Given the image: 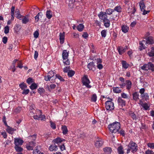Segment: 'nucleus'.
Returning a JSON list of instances; mask_svg holds the SVG:
<instances>
[{
    "label": "nucleus",
    "mask_w": 154,
    "mask_h": 154,
    "mask_svg": "<svg viewBox=\"0 0 154 154\" xmlns=\"http://www.w3.org/2000/svg\"><path fill=\"white\" fill-rule=\"evenodd\" d=\"M120 127V123L116 122L109 125L108 126V128L110 132L112 133H115L119 131Z\"/></svg>",
    "instance_id": "nucleus-1"
},
{
    "label": "nucleus",
    "mask_w": 154,
    "mask_h": 154,
    "mask_svg": "<svg viewBox=\"0 0 154 154\" xmlns=\"http://www.w3.org/2000/svg\"><path fill=\"white\" fill-rule=\"evenodd\" d=\"M141 69L148 71V70L151 71L152 72H154V64L152 62H149L147 64H145L143 66L140 67Z\"/></svg>",
    "instance_id": "nucleus-2"
},
{
    "label": "nucleus",
    "mask_w": 154,
    "mask_h": 154,
    "mask_svg": "<svg viewBox=\"0 0 154 154\" xmlns=\"http://www.w3.org/2000/svg\"><path fill=\"white\" fill-rule=\"evenodd\" d=\"M109 100L106 101L105 103V107L107 110L111 111L114 109V104L112 102V99L111 98H108Z\"/></svg>",
    "instance_id": "nucleus-3"
},
{
    "label": "nucleus",
    "mask_w": 154,
    "mask_h": 154,
    "mask_svg": "<svg viewBox=\"0 0 154 154\" xmlns=\"http://www.w3.org/2000/svg\"><path fill=\"white\" fill-rule=\"evenodd\" d=\"M62 55L63 59V63L65 65H69L70 64V62L69 60L68 59L69 56V52H67L66 50H63V51Z\"/></svg>",
    "instance_id": "nucleus-4"
},
{
    "label": "nucleus",
    "mask_w": 154,
    "mask_h": 154,
    "mask_svg": "<svg viewBox=\"0 0 154 154\" xmlns=\"http://www.w3.org/2000/svg\"><path fill=\"white\" fill-rule=\"evenodd\" d=\"M128 146L133 153L136 152L138 149L137 145L132 141L130 142Z\"/></svg>",
    "instance_id": "nucleus-5"
},
{
    "label": "nucleus",
    "mask_w": 154,
    "mask_h": 154,
    "mask_svg": "<svg viewBox=\"0 0 154 154\" xmlns=\"http://www.w3.org/2000/svg\"><path fill=\"white\" fill-rule=\"evenodd\" d=\"M82 82L84 85L88 88H90L91 87V85H89L90 82L88 78L87 75H85L82 78Z\"/></svg>",
    "instance_id": "nucleus-6"
},
{
    "label": "nucleus",
    "mask_w": 154,
    "mask_h": 154,
    "mask_svg": "<svg viewBox=\"0 0 154 154\" xmlns=\"http://www.w3.org/2000/svg\"><path fill=\"white\" fill-rule=\"evenodd\" d=\"M98 16L100 19L103 20V22H105V21L108 20L107 19V16L104 12H100L98 14Z\"/></svg>",
    "instance_id": "nucleus-7"
},
{
    "label": "nucleus",
    "mask_w": 154,
    "mask_h": 154,
    "mask_svg": "<svg viewBox=\"0 0 154 154\" xmlns=\"http://www.w3.org/2000/svg\"><path fill=\"white\" fill-rule=\"evenodd\" d=\"M117 102L118 103L119 106L122 109V108L125 106L126 105V101L125 100L122 99L121 97H119L117 100Z\"/></svg>",
    "instance_id": "nucleus-8"
},
{
    "label": "nucleus",
    "mask_w": 154,
    "mask_h": 154,
    "mask_svg": "<svg viewBox=\"0 0 154 154\" xmlns=\"http://www.w3.org/2000/svg\"><path fill=\"white\" fill-rule=\"evenodd\" d=\"M35 146V143L33 141H31L29 144H27L26 147L28 150H32Z\"/></svg>",
    "instance_id": "nucleus-9"
},
{
    "label": "nucleus",
    "mask_w": 154,
    "mask_h": 154,
    "mask_svg": "<svg viewBox=\"0 0 154 154\" xmlns=\"http://www.w3.org/2000/svg\"><path fill=\"white\" fill-rule=\"evenodd\" d=\"M103 141L102 139L100 138H98L95 142V146L97 148H98L103 145Z\"/></svg>",
    "instance_id": "nucleus-10"
},
{
    "label": "nucleus",
    "mask_w": 154,
    "mask_h": 154,
    "mask_svg": "<svg viewBox=\"0 0 154 154\" xmlns=\"http://www.w3.org/2000/svg\"><path fill=\"white\" fill-rule=\"evenodd\" d=\"M56 73H54L52 71H51L48 73L47 76L45 77V79L46 81H50V79Z\"/></svg>",
    "instance_id": "nucleus-11"
},
{
    "label": "nucleus",
    "mask_w": 154,
    "mask_h": 154,
    "mask_svg": "<svg viewBox=\"0 0 154 154\" xmlns=\"http://www.w3.org/2000/svg\"><path fill=\"white\" fill-rule=\"evenodd\" d=\"M146 44H149L150 45L154 43V39L153 38L152 36H149L146 38Z\"/></svg>",
    "instance_id": "nucleus-12"
},
{
    "label": "nucleus",
    "mask_w": 154,
    "mask_h": 154,
    "mask_svg": "<svg viewBox=\"0 0 154 154\" xmlns=\"http://www.w3.org/2000/svg\"><path fill=\"white\" fill-rule=\"evenodd\" d=\"M23 142V140L20 138H15L14 143L15 145H21Z\"/></svg>",
    "instance_id": "nucleus-13"
},
{
    "label": "nucleus",
    "mask_w": 154,
    "mask_h": 154,
    "mask_svg": "<svg viewBox=\"0 0 154 154\" xmlns=\"http://www.w3.org/2000/svg\"><path fill=\"white\" fill-rule=\"evenodd\" d=\"M146 41L144 40H142L141 42H140L139 44L140 45L139 46V49L140 51L145 49L146 48L144 45V44H146Z\"/></svg>",
    "instance_id": "nucleus-14"
},
{
    "label": "nucleus",
    "mask_w": 154,
    "mask_h": 154,
    "mask_svg": "<svg viewBox=\"0 0 154 154\" xmlns=\"http://www.w3.org/2000/svg\"><path fill=\"white\" fill-rule=\"evenodd\" d=\"M126 89L128 91H130L131 88L132 83L130 80H126L125 81Z\"/></svg>",
    "instance_id": "nucleus-15"
},
{
    "label": "nucleus",
    "mask_w": 154,
    "mask_h": 154,
    "mask_svg": "<svg viewBox=\"0 0 154 154\" xmlns=\"http://www.w3.org/2000/svg\"><path fill=\"white\" fill-rule=\"evenodd\" d=\"M65 140V139H63L62 140L60 137H57V138L53 140L52 141V142L54 144L55 143L58 144Z\"/></svg>",
    "instance_id": "nucleus-16"
},
{
    "label": "nucleus",
    "mask_w": 154,
    "mask_h": 154,
    "mask_svg": "<svg viewBox=\"0 0 154 154\" xmlns=\"http://www.w3.org/2000/svg\"><path fill=\"white\" fill-rule=\"evenodd\" d=\"M60 43L61 44H63L64 42V37H65V33L63 32V33H60Z\"/></svg>",
    "instance_id": "nucleus-17"
},
{
    "label": "nucleus",
    "mask_w": 154,
    "mask_h": 154,
    "mask_svg": "<svg viewBox=\"0 0 154 154\" xmlns=\"http://www.w3.org/2000/svg\"><path fill=\"white\" fill-rule=\"evenodd\" d=\"M117 49L119 54L120 55L122 54L126 51L125 48H124L121 46L118 47L117 48Z\"/></svg>",
    "instance_id": "nucleus-18"
},
{
    "label": "nucleus",
    "mask_w": 154,
    "mask_h": 154,
    "mask_svg": "<svg viewBox=\"0 0 154 154\" xmlns=\"http://www.w3.org/2000/svg\"><path fill=\"white\" fill-rule=\"evenodd\" d=\"M128 114L133 120H136L137 119V115L132 111H129Z\"/></svg>",
    "instance_id": "nucleus-19"
},
{
    "label": "nucleus",
    "mask_w": 154,
    "mask_h": 154,
    "mask_svg": "<svg viewBox=\"0 0 154 154\" xmlns=\"http://www.w3.org/2000/svg\"><path fill=\"white\" fill-rule=\"evenodd\" d=\"M103 150L106 154H110L112 151L111 148L109 147H106L103 148Z\"/></svg>",
    "instance_id": "nucleus-20"
},
{
    "label": "nucleus",
    "mask_w": 154,
    "mask_h": 154,
    "mask_svg": "<svg viewBox=\"0 0 154 154\" xmlns=\"http://www.w3.org/2000/svg\"><path fill=\"white\" fill-rule=\"evenodd\" d=\"M30 22V21L29 18L27 16H23L22 20V23H23L26 24L28 22Z\"/></svg>",
    "instance_id": "nucleus-21"
},
{
    "label": "nucleus",
    "mask_w": 154,
    "mask_h": 154,
    "mask_svg": "<svg viewBox=\"0 0 154 154\" xmlns=\"http://www.w3.org/2000/svg\"><path fill=\"white\" fill-rule=\"evenodd\" d=\"M122 67L125 69H127L129 66V64L127 63V62L124 60L122 61Z\"/></svg>",
    "instance_id": "nucleus-22"
},
{
    "label": "nucleus",
    "mask_w": 154,
    "mask_h": 154,
    "mask_svg": "<svg viewBox=\"0 0 154 154\" xmlns=\"http://www.w3.org/2000/svg\"><path fill=\"white\" fill-rule=\"evenodd\" d=\"M132 95L133 99L134 100L136 101L139 99V94L138 92H134L133 94Z\"/></svg>",
    "instance_id": "nucleus-23"
},
{
    "label": "nucleus",
    "mask_w": 154,
    "mask_h": 154,
    "mask_svg": "<svg viewBox=\"0 0 154 154\" xmlns=\"http://www.w3.org/2000/svg\"><path fill=\"white\" fill-rule=\"evenodd\" d=\"M140 8L141 11L145 9L146 6L143 1H141L139 3Z\"/></svg>",
    "instance_id": "nucleus-24"
},
{
    "label": "nucleus",
    "mask_w": 154,
    "mask_h": 154,
    "mask_svg": "<svg viewBox=\"0 0 154 154\" xmlns=\"http://www.w3.org/2000/svg\"><path fill=\"white\" fill-rule=\"evenodd\" d=\"M61 129L63 134H66L67 133L68 130L67 127L66 126H62Z\"/></svg>",
    "instance_id": "nucleus-25"
},
{
    "label": "nucleus",
    "mask_w": 154,
    "mask_h": 154,
    "mask_svg": "<svg viewBox=\"0 0 154 154\" xmlns=\"http://www.w3.org/2000/svg\"><path fill=\"white\" fill-rule=\"evenodd\" d=\"M37 112H39L41 114L38 116V118L39 119L38 120H42L44 119H45V115L42 114V112L41 110L38 109L37 110Z\"/></svg>",
    "instance_id": "nucleus-26"
},
{
    "label": "nucleus",
    "mask_w": 154,
    "mask_h": 154,
    "mask_svg": "<svg viewBox=\"0 0 154 154\" xmlns=\"http://www.w3.org/2000/svg\"><path fill=\"white\" fill-rule=\"evenodd\" d=\"M57 146L55 144L54 145H51L50 146L49 149L51 151H56L57 149Z\"/></svg>",
    "instance_id": "nucleus-27"
},
{
    "label": "nucleus",
    "mask_w": 154,
    "mask_h": 154,
    "mask_svg": "<svg viewBox=\"0 0 154 154\" xmlns=\"http://www.w3.org/2000/svg\"><path fill=\"white\" fill-rule=\"evenodd\" d=\"M95 66L94 65V62H91L89 63L87 67L89 70H91L92 69L93 67H94Z\"/></svg>",
    "instance_id": "nucleus-28"
},
{
    "label": "nucleus",
    "mask_w": 154,
    "mask_h": 154,
    "mask_svg": "<svg viewBox=\"0 0 154 154\" xmlns=\"http://www.w3.org/2000/svg\"><path fill=\"white\" fill-rule=\"evenodd\" d=\"M6 130L9 134H12L14 131L15 129L10 126H8V128H7Z\"/></svg>",
    "instance_id": "nucleus-29"
},
{
    "label": "nucleus",
    "mask_w": 154,
    "mask_h": 154,
    "mask_svg": "<svg viewBox=\"0 0 154 154\" xmlns=\"http://www.w3.org/2000/svg\"><path fill=\"white\" fill-rule=\"evenodd\" d=\"M122 31L125 33L127 32L129 30V28L127 26L123 25L122 27Z\"/></svg>",
    "instance_id": "nucleus-30"
},
{
    "label": "nucleus",
    "mask_w": 154,
    "mask_h": 154,
    "mask_svg": "<svg viewBox=\"0 0 154 154\" xmlns=\"http://www.w3.org/2000/svg\"><path fill=\"white\" fill-rule=\"evenodd\" d=\"M151 49L150 51L148 53V54L150 57H153L154 56V47H151Z\"/></svg>",
    "instance_id": "nucleus-31"
},
{
    "label": "nucleus",
    "mask_w": 154,
    "mask_h": 154,
    "mask_svg": "<svg viewBox=\"0 0 154 154\" xmlns=\"http://www.w3.org/2000/svg\"><path fill=\"white\" fill-rule=\"evenodd\" d=\"M117 150L119 154H123L124 153V152L123 150V147L121 146L118 147Z\"/></svg>",
    "instance_id": "nucleus-32"
},
{
    "label": "nucleus",
    "mask_w": 154,
    "mask_h": 154,
    "mask_svg": "<svg viewBox=\"0 0 154 154\" xmlns=\"http://www.w3.org/2000/svg\"><path fill=\"white\" fill-rule=\"evenodd\" d=\"M141 97L146 101L149 100V96L147 93H145L141 95Z\"/></svg>",
    "instance_id": "nucleus-33"
},
{
    "label": "nucleus",
    "mask_w": 154,
    "mask_h": 154,
    "mask_svg": "<svg viewBox=\"0 0 154 154\" xmlns=\"http://www.w3.org/2000/svg\"><path fill=\"white\" fill-rule=\"evenodd\" d=\"M45 89L42 88H39L38 89V92L39 93L41 96L43 95V94L45 92Z\"/></svg>",
    "instance_id": "nucleus-34"
},
{
    "label": "nucleus",
    "mask_w": 154,
    "mask_h": 154,
    "mask_svg": "<svg viewBox=\"0 0 154 154\" xmlns=\"http://www.w3.org/2000/svg\"><path fill=\"white\" fill-rule=\"evenodd\" d=\"M114 11V10L113 9H111V8H109L107 9L106 10V12H105L106 14H108V15H111L112 13Z\"/></svg>",
    "instance_id": "nucleus-35"
},
{
    "label": "nucleus",
    "mask_w": 154,
    "mask_h": 154,
    "mask_svg": "<svg viewBox=\"0 0 154 154\" xmlns=\"http://www.w3.org/2000/svg\"><path fill=\"white\" fill-rule=\"evenodd\" d=\"M84 28V26L82 24H79L77 26V30L79 31H82Z\"/></svg>",
    "instance_id": "nucleus-36"
},
{
    "label": "nucleus",
    "mask_w": 154,
    "mask_h": 154,
    "mask_svg": "<svg viewBox=\"0 0 154 154\" xmlns=\"http://www.w3.org/2000/svg\"><path fill=\"white\" fill-rule=\"evenodd\" d=\"M47 17L48 19H50L52 17L51 12L50 11L48 10L46 13Z\"/></svg>",
    "instance_id": "nucleus-37"
},
{
    "label": "nucleus",
    "mask_w": 154,
    "mask_h": 154,
    "mask_svg": "<svg viewBox=\"0 0 154 154\" xmlns=\"http://www.w3.org/2000/svg\"><path fill=\"white\" fill-rule=\"evenodd\" d=\"M113 92L116 93H119L121 92V90L119 89V87H117L113 88Z\"/></svg>",
    "instance_id": "nucleus-38"
},
{
    "label": "nucleus",
    "mask_w": 154,
    "mask_h": 154,
    "mask_svg": "<svg viewBox=\"0 0 154 154\" xmlns=\"http://www.w3.org/2000/svg\"><path fill=\"white\" fill-rule=\"evenodd\" d=\"M113 10L114 11H116L119 13H120L122 11V9L120 6H117Z\"/></svg>",
    "instance_id": "nucleus-39"
},
{
    "label": "nucleus",
    "mask_w": 154,
    "mask_h": 154,
    "mask_svg": "<svg viewBox=\"0 0 154 154\" xmlns=\"http://www.w3.org/2000/svg\"><path fill=\"white\" fill-rule=\"evenodd\" d=\"M42 15V13L41 12H40L38 13V14L35 17V18L36 22H37L39 20V16H41Z\"/></svg>",
    "instance_id": "nucleus-40"
},
{
    "label": "nucleus",
    "mask_w": 154,
    "mask_h": 154,
    "mask_svg": "<svg viewBox=\"0 0 154 154\" xmlns=\"http://www.w3.org/2000/svg\"><path fill=\"white\" fill-rule=\"evenodd\" d=\"M19 86L22 90L24 89L27 87L26 84L24 83H23L19 84Z\"/></svg>",
    "instance_id": "nucleus-41"
},
{
    "label": "nucleus",
    "mask_w": 154,
    "mask_h": 154,
    "mask_svg": "<svg viewBox=\"0 0 154 154\" xmlns=\"http://www.w3.org/2000/svg\"><path fill=\"white\" fill-rule=\"evenodd\" d=\"M37 86H38L37 84L36 83H34L31 84V86H30V88L31 90H33L36 89Z\"/></svg>",
    "instance_id": "nucleus-42"
},
{
    "label": "nucleus",
    "mask_w": 154,
    "mask_h": 154,
    "mask_svg": "<svg viewBox=\"0 0 154 154\" xmlns=\"http://www.w3.org/2000/svg\"><path fill=\"white\" fill-rule=\"evenodd\" d=\"M57 75L55 74L50 79V81L51 83H54L55 82V79L57 78Z\"/></svg>",
    "instance_id": "nucleus-43"
},
{
    "label": "nucleus",
    "mask_w": 154,
    "mask_h": 154,
    "mask_svg": "<svg viewBox=\"0 0 154 154\" xmlns=\"http://www.w3.org/2000/svg\"><path fill=\"white\" fill-rule=\"evenodd\" d=\"M75 73V71L72 70H69L68 72V75L69 77H72Z\"/></svg>",
    "instance_id": "nucleus-44"
},
{
    "label": "nucleus",
    "mask_w": 154,
    "mask_h": 154,
    "mask_svg": "<svg viewBox=\"0 0 154 154\" xmlns=\"http://www.w3.org/2000/svg\"><path fill=\"white\" fill-rule=\"evenodd\" d=\"M104 23V25L106 27H108L110 25V21L108 19L107 20L105 21Z\"/></svg>",
    "instance_id": "nucleus-45"
},
{
    "label": "nucleus",
    "mask_w": 154,
    "mask_h": 154,
    "mask_svg": "<svg viewBox=\"0 0 154 154\" xmlns=\"http://www.w3.org/2000/svg\"><path fill=\"white\" fill-rule=\"evenodd\" d=\"M15 148L17 151L19 152H20L23 150V149L18 145H15Z\"/></svg>",
    "instance_id": "nucleus-46"
},
{
    "label": "nucleus",
    "mask_w": 154,
    "mask_h": 154,
    "mask_svg": "<svg viewBox=\"0 0 154 154\" xmlns=\"http://www.w3.org/2000/svg\"><path fill=\"white\" fill-rule=\"evenodd\" d=\"M21 28L20 26L19 25H16V27L14 28V29L16 32H17L20 30Z\"/></svg>",
    "instance_id": "nucleus-47"
},
{
    "label": "nucleus",
    "mask_w": 154,
    "mask_h": 154,
    "mask_svg": "<svg viewBox=\"0 0 154 154\" xmlns=\"http://www.w3.org/2000/svg\"><path fill=\"white\" fill-rule=\"evenodd\" d=\"M101 34L102 37H105L106 35V30L104 29L101 32Z\"/></svg>",
    "instance_id": "nucleus-48"
},
{
    "label": "nucleus",
    "mask_w": 154,
    "mask_h": 154,
    "mask_svg": "<svg viewBox=\"0 0 154 154\" xmlns=\"http://www.w3.org/2000/svg\"><path fill=\"white\" fill-rule=\"evenodd\" d=\"M33 82V79L30 77L29 78L26 80L27 83L29 85Z\"/></svg>",
    "instance_id": "nucleus-49"
},
{
    "label": "nucleus",
    "mask_w": 154,
    "mask_h": 154,
    "mask_svg": "<svg viewBox=\"0 0 154 154\" xmlns=\"http://www.w3.org/2000/svg\"><path fill=\"white\" fill-rule=\"evenodd\" d=\"M9 27L7 26L4 28V32L5 34H7L9 33Z\"/></svg>",
    "instance_id": "nucleus-50"
},
{
    "label": "nucleus",
    "mask_w": 154,
    "mask_h": 154,
    "mask_svg": "<svg viewBox=\"0 0 154 154\" xmlns=\"http://www.w3.org/2000/svg\"><path fill=\"white\" fill-rule=\"evenodd\" d=\"M33 154H44L42 152H41L39 150H38L37 149H36L33 151Z\"/></svg>",
    "instance_id": "nucleus-51"
},
{
    "label": "nucleus",
    "mask_w": 154,
    "mask_h": 154,
    "mask_svg": "<svg viewBox=\"0 0 154 154\" xmlns=\"http://www.w3.org/2000/svg\"><path fill=\"white\" fill-rule=\"evenodd\" d=\"M91 100L94 102H95L97 100V96L95 94H93L91 97Z\"/></svg>",
    "instance_id": "nucleus-52"
},
{
    "label": "nucleus",
    "mask_w": 154,
    "mask_h": 154,
    "mask_svg": "<svg viewBox=\"0 0 154 154\" xmlns=\"http://www.w3.org/2000/svg\"><path fill=\"white\" fill-rule=\"evenodd\" d=\"M36 134H34L32 136H30L29 137V138L31 139V140H33V141H34L35 140L36 138Z\"/></svg>",
    "instance_id": "nucleus-53"
},
{
    "label": "nucleus",
    "mask_w": 154,
    "mask_h": 154,
    "mask_svg": "<svg viewBox=\"0 0 154 154\" xmlns=\"http://www.w3.org/2000/svg\"><path fill=\"white\" fill-rule=\"evenodd\" d=\"M142 106L146 110H147L149 108V106H148V104L146 103H143L142 104Z\"/></svg>",
    "instance_id": "nucleus-54"
},
{
    "label": "nucleus",
    "mask_w": 154,
    "mask_h": 154,
    "mask_svg": "<svg viewBox=\"0 0 154 154\" xmlns=\"http://www.w3.org/2000/svg\"><path fill=\"white\" fill-rule=\"evenodd\" d=\"M50 123L51 124V128L54 129H55L56 128V126L55 124L52 122V121H50Z\"/></svg>",
    "instance_id": "nucleus-55"
},
{
    "label": "nucleus",
    "mask_w": 154,
    "mask_h": 154,
    "mask_svg": "<svg viewBox=\"0 0 154 154\" xmlns=\"http://www.w3.org/2000/svg\"><path fill=\"white\" fill-rule=\"evenodd\" d=\"M29 92V90L28 89H23L22 93V94H23L26 95L28 94Z\"/></svg>",
    "instance_id": "nucleus-56"
},
{
    "label": "nucleus",
    "mask_w": 154,
    "mask_h": 154,
    "mask_svg": "<svg viewBox=\"0 0 154 154\" xmlns=\"http://www.w3.org/2000/svg\"><path fill=\"white\" fill-rule=\"evenodd\" d=\"M15 9V7L12 6L11 9V16L14 15V11Z\"/></svg>",
    "instance_id": "nucleus-57"
},
{
    "label": "nucleus",
    "mask_w": 154,
    "mask_h": 154,
    "mask_svg": "<svg viewBox=\"0 0 154 154\" xmlns=\"http://www.w3.org/2000/svg\"><path fill=\"white\" fill-rule=\"evenodd\" d=\"M21 110V108L18 107L14 109V112L17 113L20 112Z\"/></svg>",
    "instance_id": "nucleus-58"
},
{
    "label": "nucleus",
    "mask_w": 154,
    "mask_h": 154,
    "mask_svg": "<svg viewBox=\"0 0 154 154\" xmlns=\"http://www.w3.org/2000/svg\"><path fill=\"white\" fill-rule=\"evenodd\" d=\"M38 35L39 33L38 31H35L34 33V37L35 38H37L38 37Z\"/></svg>",
    "instance_id": "nucleus-59"
},
{
    "label": "nucleus",
    "mask_w": 154,
    "mask_h": 154,
    "mask_svg": "<svg viewBox=\"0 0 154 154\" xmlns=\"http://www.w3.org/2000/svg\"><path fill=\"white\" fill-rule=\"evenodd\" d=\"M117 133H118V134H120L123 136H124L125 135V131L122 130H121L120 131H119H119L117 132Z\"/></svg>",
    "instance_id": "nucleus-60"
},
{
    "label": "nucleus",
    "mask_w": 154,
    "mask_h": 154,
    "mask_svg": "<svg viewBox=\"0 0 154 154\" xmlns=\"http://www.w3.org/2000/svg\"><path fill=\"white\" fill-rule=\"evenodd\" d=\"M97 67L100 69H102L103 67V66L101 63L97 64Z\"/></svg>",
    "instance_id": "nucleus-61"
},
{
    "label": "nucleus",
    "mask_w": 154,
    "mask_h": 154,
    "mask_svg": "<svg viewBox=\"0 0 154 154\" xmlns=\"http://www.w3.org/2000/svg\"><path fill=\"white\" fill-rule=\"evenodd\" d=\"M94 24L97 26H100V25L101 23L100 21L97 20H94Z\"/></svg>",
    "instance_id": "nucleus-62"
},
{
    "label": "nucleus",
    "mask_w": 154,
    "mask_h": 154,
    "mask_svg": "<svg viewBox=\"0 0 154 154\" xmlns=\"http://www.w3.org/2000/svg\"><path fill=\"white\" fill-rule=\"evenodd\" d=\"M146 154H154V152L152 150H147L146 151Z\"/></svg>",
    "instance_id": "nucleus-63"
},
{
    "label": "nucleus",
    "mask_w": 154,
    "mask_h": 154,
    "mask_svg": "<svg viewBox=\"0 0 154 154\" xmlns=\"http://www.w3.org/2000/svg\"><path fill=\"white\" fill-rule=\"evenodd\" d=\"M148 147L152 148V149H154V143H149L147 144Z\"/></svg>",
    "instance_id": "nucleus-64"
}]
</instances>
